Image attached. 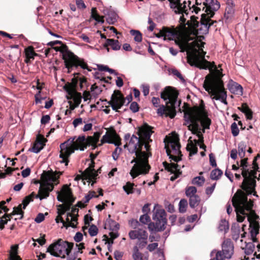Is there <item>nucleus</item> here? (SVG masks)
Returning <instances> with one entry per match:
<instances>
[{
  "label": "nucleus",
  "instance_id": "nucleus-1",
  "mask_svg": "<svg viewBox=\"0 0 260 260\" xmlns=\"http://www.w3.org/2000/svg\"><path fill=\"white\" fill-rule=\"evenodd\" d=\"M157 38L164 37V40H174L182 52L187 51V62L191 66H194L200 69L210 70L214 68L216 73L207 75L204 82L203 87L213 99L220 100L227 105V93L224 87L222 80V74L216 68L214 61L210 62L205 58L206 52L203 48L205 42L203 36L199 34H154Z\"/></svg>",
  "mask_w": 260,
  "mask_h": 260
},
{
  "label": "nucleus",
  "instance_id": "nucleus-2",
  "mask_svg": "<svg viewBox=\"0 0 260 260\" xmlns=\"http://www.w3.org/2000/svg\"><path fill=\"white\" fill-rule=\"evenodd\" d=\"M206 8L205 13L201 14L200 21L187 22L186 25H182L185 23V19L183 16L180 18L181 21L178 27L172 26L171 28L164 27L163 30H160L159 32H208L212 30L214 27V23L216 22L212 21L210 18L212 17L220 8V4L217 0H205Z\"/></svg>",
  "mask_w": 260,
  "mask_h": 260
},
{
  "label": "nucleus",
  "instance_id": "nucleus-3",
  "mask_svg": "<svg viewBox=\"0 0 260 260\" xmlns=\"http://www.w3.org/2000/svg\"><path fill=\"white\" fill-rule=\"evenodd\" d=\"M137 141L135 146L136 157L134 158L131 162L132 164L135 162L129 172L133 179L140 174H148L151 168L148 164V157L151 156V153L142 151L145 143L142 137H139Z\"/></svg>",
  "mask_w": 260,
  "mask_h": 260
},
{
  "label": "nucleus",
  "instance_id": "nucleus-4",
  "mask_svg": "<svg viewBox=\"0 0 260 260\" xmlns=\"http://www.w3.org/2000/svg\"><path fill=\"white\" fill-rule=\"evenodd\" d=\"M178 94V91L175 88L167 86L161 92L160 97L164 101H169L166 102V106L161 105L157 109V113L161 116L165 115L171 118L175 117L176 115L175 105Z\"/></svg>",
  "mask_w": 260,
  "mask_h": 260
},
{
  "label": "nucleus",
  "instance_id": "nucleus-5",
  "mask_svg": "<svg viewBox=\"0 0 260 260\" xmlns=\"http://www.w3.org/2000/svg\"><path fill=\"white\" fill-rule=\"evenodd\" d=\"M63 173V171L53 172L52 170L44 171L41 176L42 183L41 184L38 191V193L36 196V198H39L41 200L46 198L49 195V192L54 188L52 182H56L59 176Z\"/></svg>",
  "mask_w": 260,
  "mask_h": 260
},
{
  "label": "nucleus",
  "instance_id": "nucleus-6",
  "mask_svg": "<svg viewBox=\"0 0 260 260\" xmlns=\"http://www.w3.org/2000/svg\"><path fill=\"white\" fill-rule=\"evenodd\" d=\"M185 117L188 120H200L202 126L204 129H209L211 124V120L208 117L207 111L203 100H201L199 106H193L185 113Z\"/></svg>",
  "mask_w": 260,
  "mask_h": 260
},
{
  "label": "nucleus",
  "instance_id": "nucleus-7",
  "mask_svg": "<svg viewBox=\"0 0 260 260\" xmlns=\"http://www.w3.org/2000/svg\"><path fill=\"white\" fill-rule=\"evenodd\" d=\"M249 194L246 192L238 190L232 198V204L235 209H239L240 213L245 215V211L248 212L253 210V202L250 200L248 201L247 196Z\"/></svg>",
  "mask_w": 260,
  "mask_h": 260
},
{
  "label": "nucleus",
  "instance_id": "nucleus-8",
  "mask_svg": "<svg viewBox=\"0 0 260 260\" xmlns=\"http://www.w3.org/2000/svg\"><path fill=\"white\" fill-rule=\"evenodd\" d=\"M164 143L165 148L169 158L177 162L180 161L183 155L180 150L181 144L179 137L177 136L174 137H166Z\"/></svg>",
  "mask_w": 260,
  "mask_h": 260
},
{
  "label": "nucleus",
  "instance_id": "nucleus-9",
  "mask_svg": "<svg viewBox=\"0 0 260 260\" xmlns=\"http://www.w3.org/2000/svg\"><path fill=\"white\" fill-rule=\"evenodd\" d=\"M257 172H259V169H253V170L249 171L248 169L241 172V175L244 178L241 185V188L248 194H253V196L256 197H258L255 191Z\"/></svg>",
  "mask_w": 260,
  "mask_h": 260
},
{
  "label": "nucleus",
  "instance_id": "nucleus-10",
  "mask_svg": "<svg viewBox=\"0 0 260 260\" xmlns=\"http://www.w3.org/2000/svg\"><path fill=\"white\" fill-rule=\"evenodd\" d=\"M121 138L116 133L115 129L113 127L107 129L105 135H104L101 140V144L99 146L103 145L105 143L109 144H113L117 147L115 148L112 153V157L114 160L118 159L119 154L122 152V149L119 146L121 145Z\"/></svg>",
  "mask_w": 260,
  "mask_h": 260
},
{
  "label": "nucleus",
  "instance_id": "nucleus-11",
  "mask_svg": "<svg viewBox=\"0 0 260 260\" xmlns=\"http://www.w3.org/2000/svg\"><path fill=\"white\" fill-rule=\"evenodd\" d=\"M100 10L104 16H100L98 13L95 8H92L91 9V16L97 22L103 23L104 22V17L106 18V21L109 24H113L117 21L118 15L111 7H100Z\"/></svg>",
  "mask_w": 260,
  "mask_h": 260
},
{
  "label": "nucleus",
  "instance_id": "nucleus-12",
  "mask_svg": "<svg viewBox=\"0 0 260 260\" xmlns=\"http://www.w3.org/2000/svg\"><path fill=\"white\" fill-rule=\"evenodd\" d=\"M166 213L164 209H156L154 212L152 218L154 222H150L148 228L151 232L155 230L156 232L163 231L165 230L167 223Z\"/></svg>",
  "mask_w": 260,
  "mask_h": 260
},
{
  "label": "nucleus",
  "instance_id": "nucleus-13",
  "mask_svg": "<svg viewBox=\"0 0 260 260\" xmlns=\"http://www.w3.org/2000/svg\"><path fill=\"white\" fill-rule=\"evenodd\" d=\"M78 67L83 69H87L88 71H91L83 59L80 58L75 55L66 46V69L68 70V72H70L73 68H77Z\"/></svg>",
  "mask_w": 260,
  "mask_h": 260
},
{
  "label": "nucleus",
  "instance_id": "nucleus-14",
  "mask_svg": "<svg viewBox=\"0 0 260 260\" xmlns=\"http://www.w3.org/2000/svg\"><path fill=\"white\" fill-rule=\"evenodd\" d=\"M101 135V133L95 132L93 136H88L86 139L84 136H80L75 141L78 145V148L81 151L84 150L87 148V146L90 145L95 148Z\"/></svg>",
  "mask_w": 260,
  "mask_h": 260
},
{
  "label": "nucleus",
  "instance_id": "nucleus-15",
  "mask_svg": "<svg viewBox=\"0 0 260 260\" xmlns=\"http://www.w3.org/2000/svg\"><path fill=\"white\" fill-rule=\"evenodd\" d=\"M234 249L233 242L230 240H227L224 241L222 244V250L216 251V250H214L212 251V253L216 252V260H225L232 257L234 253Z\"/></svg>",
  "mask_w": 260,
  "mask_h": 260
},
{
  "label": "nucleus",
  "instance_id": "nucleus-16",
  "mask_svg": "<svg viewBox=\"0 0 260 260\" xmlns=\"http://www.w3.org/2000/svg\"><path fill=\"white\" fill-rule=\"evenodd\" d=\"M57 200L62 203V204L57 205V215L55 218L57 223H62L61 228L65 227V220H63L62 215L65 214V184L62 186L60 192H58Z\"/></svg>",
  "mask_w": 260,
  "mask_h": 260
},
{
  "label": "nucleus",
  "instance_id": "nucleus-17",
  "mask_svg": "<svg viewBox=\"0 0 260 260\" xmlns=\"http://www.w3.org/2000/svg\"><path fill=\"white\" fill-rule=\"evenodd\" d=\"M47 252L54 256L65 258V241L62 239H58L49 246Z\"/></svg>",
  "mask_w": 260,
  "mask_h": 260
},
{
  "label": "nucleus",
  "instance_id": "nucleus-18",
  "mask_svg": "<svg viewBox=\"0 0 260 260\" xmlns=\"http://www.w3.org/2000/svg\"><path fill=\"white\" fill-rule=\"evenodd\" d=\"M125 99L120 90H114L112 94L111 100L107 102L112 109L116 112H118V110L120 109L124 104Z\"/></svg>",
  "mask_w": 260,
  "mask_h": 260
},
{
  "label": "nucleus",
  "instance_id": "nucleus-19",
  "mask_svg": "<svg viewBox=\"0 0 260 260\" xmlns=\"http://www.w3.org/2000/svg\"><path fill=\"white\" fill-rule=\"evenodd\" d=\"M153 127L149 125L147 123H144L142 126L139 127L138 131L137 132L138 135L142 137L144 140L145 143H149L152 142V140L150 139V137L153 131L152 130Z\"/></svg>",
  "mask_w": 260,
  "mask_h": 260
},
{
  "label": "nucleus",
  "instance_id": "nucleus-20",
  "mask_svg": "<svg viewBox=\"0 0 260 260\" xmlns=\"http://www.w3.org/2000/svg\"><path fill=\"white\" fill-rule=\"evenodd\" d=\"M79 209L76 206L72 207L71 212L67 213L66 217V229L71 226L73 228L76 227L78 224V217Z\"/></svg>",
  "mask_w": 260,
  "mask_h": 260
},
{
  "label": "nucleus",
  "instance_id": "nucleus-21",
  "mask_svg": "<svg viewBox=\"0 0 260 260\" xmlns=\"http://www.w3.org/2000/svg\"><path fill=\"white\" fill-rule=\"evenodd\" d=\"M170 2V6L171 8L175 12V13H185L187 14L188 9L186 7V2L183 1V3H181V0H168Z\"/></svg>",
  "mask_w": 260,
  "mask_h": 260
},
{
  "label": "nucleus",
  "instance_id": "nucleus-22",
  "mask_svg": "<svg viewBox=\"0 0 260 260\" xmlns=\"http://www.w3.org/2000/svg\"><path fill=\"white\" fill-rule=\"evenodd\" d=\"M162 164L166 170H167L168 172H171L172 174H174V175L170 178L171 181H175L181 174V172L180 170V167L177 164H169L167 161H164L163 162Z\"/></svg>",
  "mask_w": 260,
  "mask_h": 260
},
{
  "label": "nucleus",
  "instance_id": "nucleus-23",
  "mask_svg": "<svg viewBox=\"0 0 260 260\" xmlns=\"http://www.w3.org/2000/svg\"><path fill=\"white\" fill-rule=\"evenodd\" d=\"M47 141V140L43 135H38L35 142L33 143L32 146L28 149V151L36 153L39 152L43 149Z\"/></svg>",
  "mask_w": 260,
  "mask_h": 260
},
{
  "label": "nucleus",
  "instance_id": "nucleus-24",
  "mask_svg": "<svg viewBox=\"0 0 260 260\" xmlns=\"http://www.w3.org/2000/svg\"><path fill=\"white\" fill-rule=\"evenodd\" d=\"M75 137L71 138L66 141V166L69 162V157L74 152L75 150H78V145L75 141Z\"/></svg>",
  "mask_w": 260,
  "mask_h": 260
},
{
  "label": "nucleus",
  "instance_id": "nucleus-25",
  "mask_svg": "<svg viewBox=\"0 0 260 260\" xmlns=\"http://www.w3.org/2000/svg\"><path fill=\"white\" fill-rule=\"evenodd\" d=\"M199 122L201 123L200 120H188L187 123L189 124L187 126L188 129L190 131L192 134L196 135L199 139H201L203 137V135L201 133V128L199 125Z\"/></svg>",
  "mask_w": 260,
  "mask_h": 260
},
{
  "label": "nucleus",
  "instance_id": "nucleus-26",
  "mask_svg": "<svg viewBox=\"0 0 260 260\" xmlns=\"http://www.w3.org/2000/svg\"><path fill=\"white\" fill-rule=\"evenodd\" d=\"M57 44H61V42L59 41H51L50 42L47 43V45L52 47V48H47L45 50V54L46 56H48L50 53V51L53 49L55 50L56 51L60 50V48L58 47H53L55 45ZM61 53V58L64 60V63H65V45L62 44L61 48L60 49Z\"/></svg>",
  "mask_w": 260,
  "mask_h": 260
},
{
  "label": "nucleus",
  "instance_id": "nucleus-27",
  "mask_svg": "<svg viewBox=\"0 0 260 260\" xmlns=\"http://www.w3.org/2000/svg\"><path fill=\"white\" fill-rule=\"evenodd\" d=\"M128 235L132 240L138 239L139 240H141V239L145 240L148 238V233L146 230L142 229L131 231L128 233Z\"/></svg>",
  "mask_w": 260,
  "mask_h": 260
},
{
  "label": "nucleus",
  "instance_id": "nucleus-28",
  "mask_svg": "<svg viewBox=\"0 0 260 260\" xmlns=\"http://www.w3.org/2000/svg\"><path fill=\"white\" fill-rule=\"evenodd\" d=\"M95 162L94 160H91L89 167L84 170V175L86 178H90L91 180H95L97 177V173L94 169Z\"/></svg>",
  "mask_w": 260,
  "mask_h": 260
},
{
  "label": "nucleus",
  "instance_id": "nucleus-29",
  "mask_svg": "<svg viewBox=\"0 0 260 260\" xmlns=\"http://www.w3.org/2000/svg\"><path fill=\"white\" fill-rule=\"evenodd\" d=\"M228 87L230 91L236 94L242 95L243 94V87L238 83L231 80L228 84Z\"/></svg>",
  "mask_w": 260,
  "mask_h": 260
},
{
  "label": "nucleus",
  "instance_id": "nucleus-30",
  "mask_svg": "<svg viewBox=\"0 0 260 260\" xmlns=\"http://www.w3.org/2000/svg\"><path fill=\"white\" fill-rule=\"evenodd\" d=\"M75 199L76 198L73 196L71 188L66 184V212L70 211L71 206Z\"/></svg>",
  "mask_w": 260,
  "mask_h": 260
},
{
  "label": "nucleus",
  "instance_id": "nucleus-31",
  "mask_svg": "<svg viewBox=\"0 0 260 260\" xmlns=\"http://www.w3.org/2000/svg\"><path fill=\"white\" fill-rule=\"evenodd\" d=\"M25 58L24 61L26 63H29L31 62V59L34 60L35 56L38 55L34 51V48L32 46H28L24 50Z\"/></svg>",
  "mask_w": 260,
  "mask_h": 260
},
{
  "label": "nucleus",
  "instance_id": "nucleus-32",
  "mask_svg": "<svg viewBox=\"0 0 260 260\" xmlns=\"http://www.w3.org/2000/svg\"><path fill=\"white\" fill-rule=\"evenodd\" d=\"M18 245L17 244L11 246L8 260H22L18 255Z\"/></svg>",
  "mask_w": 260,
  "mask_h": 260
},
{
  "label": "nucleus",
  "instance_id": "nucleus-33",
  "mask_svg": "<svg viewBox=\"0 0 260 260\" xmlns=\"http://www.w3.org/2000/svg\"><path fill=\"white\" fill-rule=\"evenodd\" d=\"M71 98L74 102V105H71V102H69L72 109L77 107L81 102L82 95L81 93L78 92L76 90H73L71 94Z\"/></svg>",
  "mask_w": 260,
  "mask_h": 260
},
{
  "label": "nucleus",
  "instance_id": "nucleus-34",
  "mask_svg": "<svg viewBox=\"0 0 260 260\" xmlns=\"http://www.w3.org/2000/svg\"><path fill=\"white\" fill-rule=\"evenodd\" d=\"M238 109L242 113H244L247 119L251 120L253 118V112L249 108L246 103L242 104L241 107H239Z\"/></svg>",
  "mask_w": 260,
  "mask_h": 260
},
{
  "label": "nucleus",
  "instance_id": "nucleus-35",
  "mask_svg": "<svg viewBox=\"0 0 260 260\" xmlns=\"http://www.w3.org/2000/svg\"><path fill=\"white\" fill-rule=\"evenodd\" d=\"M188 7L189 8V10H191V9H192V12L193 11L195 12L196 14H198L199 11H201L202 10V11L204 12V13H205V10L206 8L207 7L206 4L205 3V1L203 3H200L199 4V6H195L194 5H192V6H191V2L188 1Z\"/></svg>",
  "mask_w": 260,
  "mask_h": 260
},
{
  "label": "nucleus",
  "instance_id": "nucleus-36",
  "mask_svg": "<svg viewBox=\"0 0 260 260\" xmlns=\"http://www.w3.org/2000/svg\"><path fill=\"white\" fill-rule=\"evenodd\" d=\"M76 75H80V73H74V77L72 79L71 82H66V92L69 91V88H71L73 91L76 90V87L78 82V78L77 77L75 76Z\"/></svg>",
  "mask_w": 260,
  "mask_h": 260
},
{
  "label": "nucleus",
  "instance_id": "nucleus-37",
  "mask_svg": "<svg viewBox=\"0 0 260 260\" xmlns=\"http://www.w3.org/2000/svg\"><path fill=\"white\" fill-rule=\"evenodd\" d=\"M111 46L114 50H118L120 49L121 45L118 40L108 39L105 43V46Z\"/></svg>",
  "mask_w": 260,
  "mask_h": 260
},
{
  "label": "nucleus",
  "instance_id": "nucleus-38",
  "mask_svg": "<svg viewBox=\"0 0 260 260\" xmlns=\"http://www.w3.org/2000/svg\"><path fill=\"white\" fill-rule=\"evenodd\" d=\"M250 228L251 229L250 233L251 237H256L259 233L260 226L258 222H251L250 224Z\"/></svg>",
  "mask_w": 260,
  "mask_h": 260
},
{
  "label": "nucleus",
  "instance_id": "nucleus-39",
  "mask_svg": "<svg viewBox=\"0 0 260 260\" xmlns=\"http://www.w3.org/2000/svg\"><path fill=\"white\" fill-rule=\"evenodd\" d=\"M234 10L233 7H229L226 8L224 18L226 22H229L233 17Z\"/></svg>",
  "mask_w": 260,
  "mask_h": 260
},
{
  "label": "nucleus",
  "instance_id": "nucleus-40",
  "mask_svg": "<svg viewBox=\"0 0 260 260\" xmlns=\"http://www.w3.org/2000/svg\"><path fill=\"white\" fill-rule=\"evenodd\" d=\"M245 215H247L250 224H251V222H258L257 220L259 219V217L256 214L254 210H251L249 212V213Z\"/></svg>",
  "mask_w": 260,
  "mask_h": 260
},
{
  "label": "nucleus",
  "instance_id": "nucleus-41",
  "mask_svg": "<svg viewBox=\"0 0 260 260\" xmlns=\"http://www.w3.org/2000/svg\"><path fill=\"white\" fill-rule=\"evenodd\" d=\"M200 201L201 199L198 195H197L194 197H190V198H189V206L191 208H194L199 205Z\"/></svg>",
  "mask_w": 260,
  "mask_h": 260
},
{
  "label": "nucleus",
  "instance_id": "nucleus-42",
  "mask_svg": "<svg viewBox=\"0 0 260 260\" xmlns=\"http://www.w3.org/2000/svg\"><path fill=\"white\" fill-rule=\"evenodd\" d=\"M133 258L134 260H147L146 258L144 257L143 254L139 251L137 246H135L134 248Z\"/></svg>",
  "mask_w": 260,
  "mask_h": 260
},
{
  "label": "nucleus",
  "instance_id": "nucleus-43",
  "mask_svg": "<svg viewBox=\"0 0 260 260\" xmlns=\"http://www.w3.org/2000/svg\"><path fill=\"white\" fill-rule=\"evenodd\" d=\"M222 174L223 172L220 169L218 168L214 169L211 172L210 178L212 180H217L222 176Z\"/></svg>",
  "mask_w": 260,
  "mask_h": 260
},
{
  "label": "nucleus",
  "instance_id": "nucleus-44",
  "mask_svg": "<svg viewBox=\"0 0 260 260\" xmlns=\"http://www.w3.org/2000/svg\"><path fill=\"white\" fill-rule=\"evenodd\" d=\"M134 186L135 185L134 183L127 182L126 184L123 186V189L127 194H132L134 192Z\"/></svg>",
  "mask_w": 260,
  "mask_h": 260
},
{
  "label": "nucleus",
  "instance_id": "nucleus-45",
  "mask_svg": "<svg viewBox=\"0 0 260 260\" xmlns=\"http://www.w3.org/2000/svg\"><path fill=\"white\" fill-rule=\"evenodd\" d=\"M60 154L59 157L61 158V160H59L56 164L58 165V164H62L65 162V142L62 143L60 145Z\"/></svg>",
  "mask_w": 260,
  "mask_h": 260
},
{
  "label": "nucleus",
  "instance_id": "nucleus-46",
  "mask_svg": "<svg viewBox=\"0 0 260 260\" xmlns=\"http://www.w3.org/2000/svg\"><path fill=\"white\" fill-rule=\"evenodd\" d=\"M197 189L194 186H188L185 188V194L189 198L197 196Z\"/></svg>",
  "mask_w": 260,
  "mask_h": 260
},
{
  "label": "nucleus",
  "instance_id": "nucleus-47",
  "mask_svg": "<svg viewBox=\"0 0 260 260\" xmlns=\"http://www.w3.org/2000/svg\"><path fill=\"white\" fill-rule=\"evenodd\" d=\"M246 145H245L243 143H240L238 144V152L239 157L241 158L244 157L245 155V150H246Z\"/></svg>",
  "mask_w": 260,
  "mask_h": 260
},
{
  "label": "nucleus",
  "instance_id": "nucleus-48",
  "mask_svg": "<svg viewBox=\"0 0 260 260\" xmlns=\"http://www.w3.org/2000/svg\"><path fill=\"white\" fill-rule=\"evenodd\" d=\"M187 149L188 151H190V155L196 154L198 152L197 147L191 141H190V142L187 144Z\"/></svg>",
  "mask_w": 260,
  "mask_h": 260
},
{
  "label": "nucleus",
  "instance_id": "nucleus-49",
  "mask_svg": "<svg viewBox=\"0 0 260 260\" xmlns=\"http://www.w3.org/2000/svg\"><path fill=\"white\" fill-rule=\"evenodd\" d=\"M187 202L186 199H181L179 203V211L180 213H184L186 211Z\"/></svg>",
  "mask_w": 260,
  "mask_h": 260
},
{
  "label": "nucleus",
  "instance_id": "nucleus-50",
  "mask_svg": "<svg viewBox=\"0 0 260 260\" xmlns=\"http://www.w3.org/2000/svg\"><path fill=\"white\" fill-rule=\"evenodd\" d=\"M205 180V178L203 177L198 176L193 179L192 183L198 186H202L204 184Z\"/></svg>",
  "mask_w": 260,
  "mask_h": 260
},
{
  "label": "nucleus",
  "instance_id": "nucleus-51",
  "mask_svg": "<svg viewBox=\"0 0 260 260\" xmlns=\"http://www.w3.org/2000/svg\"><path fill=\"white\" fill-rule=\"evenodd\" d=\"M89 234L91 236H95L98 233V229L94 224H92L89 229Z\"/></svg>",
  "mask_w": 260,
  "mask_h": 260
},
{
  "label": "nucleus",
  "instance_id": "nucleus-52",
  "mask_svg": "<svg viewBox=\"0 0 260 260\" xmlns=\"http://www.w3.org/2000/svg\"><path fill=\"white\" fill-rule=\"evenodd\" d=\"M231 131L234 137H236L239 135V130L236 122H234L232 124Z\"/></svg>",
  "mask_w": 260,
  "mask_h": 260
},
{
  "label": "nucleus",
  "instance_id": "nucleus-53",
  "mask_svg": "<svg viewBox=\"0 0 260 260\" xmlns=\"http://www.w3.org/2000/svg\"><path fill=\"white\" fill-rule=\"evenodd\" d=\"M240 167H241L242 171H244V170H247L248 167V158H243L240 161Z\"/></svg>",
  "mask_w": 260,
  "mask_h": 260
},
{
  "label": "nucleus",
  "instance_id": "nucleus-54",
  "mask_svg": "<svg viewBox=\"0 0 260 260\" xmlns=\"http://www.w3.org/2000/svg\"><path fill=\"white\" fill-rule=\"evenodd\" d=\"M139 106L136 102H132L130 105L129 109L134 113H136L139 110Z\"/></svg>",
  "mask_w": 260,
  "mask_h": 260
},
{
  "label": "nucleus",
  "instance_id": "nucleus-55",
  "mask_svg": "<svg viewBox=\"0 0 260 260\" xmlns=\"http://www.w3.org/2000/svg\"><path fill=\"white\" fill-rule=\"evenodd\" d=\"M140 221L142 223L146 224L150 221V218L147 214H144V215L141 216L140 218Z\"/></svg>",
  "mask_w": 260,
  "mask_h": 260
},
{
  "label": "nucleus",
  "instance_id": "nucleus-56",
  "mask_svg": "<svg viewBox=\"0 0 260 260\" xmlns=\"http://www.w3.org/2000/svg\"><path fill=\"white\" fill-rule=\"evenodd\" d=\"M30 197L26 196L23 200L22 205H23L22 208L25 209L26 206L29 204V203L32 201L30 198Z\"/></svg>",
  "mask_w": 260,
  "mask_h": 260
},
{
  "label": "nucleus",
  "instance_id": "nucleus-57",
  "mask_svg": "<svg viewBox=\"0 0 260 260\" xmlns=\"http://www.w3.org/2000/svg\"><path fill=\"white\" fill-rule=\"evenodd\" d=\"M254 247V245L252 243L247 245L245 251V253L247 255L251 254L253 251Z\"/></svg>",
  "mask_w": 260,
  "mask_h": 260
},
{
  "label": "nucleus",
  "instance_id": "nucleus-58",
  "mask_svg": "<svg viewBox=\"0 0 260 260\" xmlns=\"http://www.w3.org/2000/svg\"><path fill=\"white\" fill-rule=\"evenodd\" d=\"M171 72L174 75L176 76L178 78H179L182 82H185V80L183 76L179 72L178 70L176 69H172Z\"/></svg>",
  "mask_w": 260,
  "mask_h": 260
},
{
  "label": "nucleus",
  "instance_id": "nucleus-59",
  "mask_svg": "<svg viewBox=\"0 0 260 260\" xmlns=\"http://www.w3.org/2000/svg\"><path fill=\"white\" fill-rule=\"evenodd\" d=\"M76 4L78 9H84L86 5L83 0H76Z\"/></svg>",
  "mask_w": 260,
  "mask_h": 260
},
{
  "label": "nucleus",
  "instance_id": "nucleus-60",
  "mask_svg": "<svg viewBox=\"0 0 260 260\" xmlns=\"http://www.w3.org/2000/svg\"><path fill=\"white\" fill-rule=\"evenodd\" d=\"M216 183H214L211 186L208 187L206 189V193L208 195L210 196L212 192H213Z\"/></svg>",
  "mask_w": 260,
  "mask_h": 260
},
{
  "label": "nucleus",
  "instance_id": "nucleus-61",
  "mask_svg": "<svg viewBox=\"0 0 260 260\" xmlns=\"http://www.w3.org/2000/svg\"><path fill=\"white\" fill-rule=\"evenodd\" d=\"M45 219L44 215L43 213H39L36 217L35 221L37 223H41Z\"/></svg>",
  "mask_w": 260,
  "mask_h": 260
},
{
  "label": "nucleus",
  "instance_id": "nucleus-62",
  "mask_svg": "<svg viewBox=\"0 0 260 260\" xmlns=\"http://www.w3.org/2000/svg\"><path fill=\"white\" fill-rule=\"evenodd\" d=\"M93 220V218L91 216H89L88 214L85 215L84 217L85 225H89L90 222L92 221Z\"/></svg>",
  "mask_w": 260,
  "mask_h": 260
},
{
  "label": "nucleus",
  "instance_id": "nucleus-63",
  "mask_svg": "<svg viewBox=\"0 0 260 260\" xmlns=\"http://www.w3.org/2000/svg\"><path fill=\"white\" fill-rule=\"evenodd\" d=\"M209 161L212 167H216L217 166L215 158L212 153L209 154Z\"/></svg>",
  "mask_w": 260,
  "mask_h": 260
},
{
  "label": "nucleus",
  "instance_id": "nucleus-64",
  "mask_svg": "<svg viewBox=\"0 0 260 260\" xmlns=\"http://www.w3.org/2000/svg\"><path fill=\"white\" fill-rule=\"evenodd\" d=\"M123 253L122 252L116 250L114 252V257L116 260H122Z\"/></svg>",
  "mask_w": 260,
  "mask_h": 260
}]
</instances>
